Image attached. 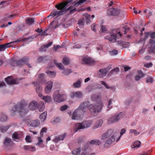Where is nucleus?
Returning <instances> with one entry per match:
<instances>
[{
  "label": "nucleus",
  "mask_w": 155,
  "mask_h": 155,
  "mask_svg": "<svg viewBox=\"0 0 155 155\" xmlns=\"http://www.w3.org/2000/svg\"><path fill=\"white\" fill-rule=\"evenodd\" d=\"M27 101L24 99L21 100L15 105L10 110V114L11 116H14L18 113L19 115L23 116L28 112L27 108Z\"/></svg>",
  "instance_id": "nucleus-1"
},
{
  "label": "nucleus",
  "mask_w": 155,
  "mask_h": 155,
  "mask_svg": "<svg viewBox=\"0 0 155 155\" xmlns=\"http://www.w3.org/2000/svg\"><path fill=\"white\" fill-rule=\"evenodd\" d=\"M67 0L65 2H62L55 5L58 10H76V7L84 2L86 0Z\"/></svg>",
  "instance_id": "nucleus-2"
},
{
  "label": "nucleus",
  "mask_w": 155,
  "mask_h": 155,
  "mask_svg": "<svg viewBox=\"0 0 155 155\" xmlns=\"http://www.w3.org/2000/svg\"><path fill=\"white\" fill-rule=\"evenodd\" d=\"M92 124L93 122L91 120H84L81 123H77L74 125V131L76 132L78 130L87 128L90 127Z\"/></svg>",
  "instance_id": "nucleus-3"
},
{
  "label": "nucleus",
  "mask_w": 155,
  "mask_h": 155,
  "mask_svg": "<svg viewBox=\"0 0 155 155\" xmlns=\"http://www.w3.org/2000/svg\"><path fill=\"white\" fill-rule=\"evenodd\" d=\"M102 107L103 104L100 100L97 103L89 105L88 109L91 114L94 115L100 112L102 110Z\"/></svg>",
  "instance_id": "nucleus-4"
},
{
  "label": "nucleus",
  "mask_w": 155,
  "mask_h": 155,
  "mask_svg": "<svg viewBox=\"0 0 155 155\" xmlns=\"http://www.w3.org/2000/svg\"><path fill=\"white\" fill-rule=\"evenodd\" d=\"M52 98L54 102L60 103L65 100V95L63 94H61L59 91L58 90L54 92Z\"/></svg>",
  "instance_id": "nucleus-5"
},
{
  "label": "nucleus",
  "mask_w": 155,
  "mask_h": 155,
  "mask_svg": "<svg viewBox=\"0 0 155 155\" xmlns=\"http://www.w3.org/2000/svg\"><path fill=\"white\" fill-rule=\"evenodd\" d=\"M124 117V114L123 112L117 114L108 118L107 120L108 123L109 124H111L118 122Z\"/></svg>",
  "instance_id": "nucleus-6"
},
{
  "label": "nucleus",
  "mask_w": 155,
  "mask_h": 155,
  "mask_svg": "<svg viewBox=\"0 0 155 155\" xmlns=\"http://www.w3.org/2000/svg\"><path fill=\"white\" fill-rule=\"evenodd\" d=\"M115 132L116 133V135H118L119 132L118 131L113 129H109L102 135L101 139L104 140L109 137L110 136H114Z\"/></svg>",
  "instance_id": "nucleus-7"
},
{
  "label": "nucleus",
  "mask_w": 155,
  "mask_h": 155,
  "mask_svg": "<svg viewBox=\"0 0 155 155\" xmlns=\"http://www.w3.org/2000/svg\"><path fill=\"white\" fill-rule=\"evenodd\" d=\"M114 135L111 136L106 140L104 145V147L108 148L110 145L112 144L115 141L118 135H116V133L115 132Z\"/></svg>",
  "instance_id": "nucleus-8"
},
{
  "label": "nucleus",
  "mask_w": 155,
  "mask_h": 155,
  "mask_svg": "<svg viewBox=\"0 0 155 155\" xmlns=\"http://www.w3.org/2000/svg\"><path fill=\"white\" fill-rule=\"evenodd\" d=\"M89 102L88 101H86L81 103L78 107L81 113H85L88 110V107L89 106Z\"/></svg>",
  "instance_id": "nucleus-9"
},
{
  "label": "nucleus",
  "mask_w": 155,
  "mask_h": 155,
  "mask_svg": "<svg viewBox=\"0 0 155 155\" xmlns=\"http://www.w3.org/2000/svg\"><path fill=\"white\" fill-rule=\"evenodd\" d=\"M38 107H39V103L35 101H33L31 102L28 106V109L32 110H35Z\"/></svg>",
  "instance_id": "nucleus-10"
},
{
  "label": "nucleus",
  "mask_w": 155,
  "mask_h": 155,
  "mask_svg": "<svg viewBox=\"0 0 155 155\" xmlns=\"http://www.w3.org/2000/svg\"><path fill=\"white\" fill-rule=\"evenodd\" d=\"M81 115H82V114L80 111V110L77 108L71 114V119L74 120L79 119Z\"/></svg>",
  "instance_id": "nucleus-11"
},
{
  "label": "nucleus",
  "mask_w": 155,
  "mask_h": 155,
  "mask_svg": "<svg viewBox=\"0 0 155 155\" xmlns=\"http://www.w3.org/2000/svg\"><path fill=\"white\" fill-rule=\"evenodd\" d=\"M27 125L29 127H37L40 124L39 121L37 119L28 121L26 122Z\"/></svg>",
  "instance_id": "nucleus-12"
},
{
  "label": "nucleus",
  "mask_w": 155,
  "mask_h": 155,
  "mask_svg": "<svg viewBox=\"0 0 155 155\" xmlns=\"http://www.w3.org/2000/svg\"><path fill=\"white\" fill-rule=\"evenodd\" d=\"M5 80L8 84H18V82L12 76L8 77L5 79Z\"/></svg>",
  "instance_id": "nucleus-13"
},
{
  "label": "nucleus",
  "mask_w": 155,
  "mask_h": 155,
  "mask_svg": "<svg viewBox=\"0 0 155 155\" xmlns=\"http://www.w3.org/2000/svg\"><path fill=\"white\" fill-rule=\"evenodd\" d=\"M66 11L67 10H60L58 12L56 11L55 12H52L47 17V18H48L50 16H51L52 17H53L55 16L58 17L63 15L64 13L66 12Z\"/></svg>",
  "instance_id": "nucleus-14"
},
{
  "label": "nucleus",
  "mask_w": 155,
  "mask_h": 155,
  "mask_svg": "<svg viewBox=\"0 0 155 155\" xmlns=\"http://www.w3.org/2000/svg\"><path fill=\"white\" fill-rule=\"evenodd\" d=\"M53 86V83L51 81L48 82L46 84L45 88V92L47 94L50 93L52 89Z\"/></svg>",
  "instance_id": "nucleus-15"
},
{
  "label": "nucleus",
  "mask_w": 155,
  "mask_h": 155,
  "mask_svg": "<svg viewBox=\"0 0 155 155\" xmlns=\"http://www.w3.org/2000/svg\"><path fill=\"white\" fill-rule=\"evenodd\" d=\"M29 58L25 57L17 61L18 66H21L28 62Z\"/></svg>",
  "instance_id": "nucleus-16"
},
{
  "label": "nucleus",
  "mask_w": 155,
  "mask_h": 155,
  "mask_svg": "<svg viewBox=\"0 0 155 155\" xmlns=\"http://www.w3.org/2000/svg\"><path fill=\"white\" fill-rule=\"evenodd\" d=\"M82 62L83 64H90L93 62L92 59L87 56L83 58Z\"/></svg>",
  "instance_id": "nucleus-17"
},
{
  "label": "nucleus",
  "mask_w": 155,
  "mask_h": 155,
  "mask_svg": "<svg viewBox=\"0 0 155 155\" xmlns=\"http://www.w3.org/2000/svg\"><path fill=\"white\" fill-rule=\"evenodd\" d=\"M108 71L106 68H103L100 69L97 73V75L99 78L105 76Z\"/></svg>",
  "instance_id": "nucleus-18"
},
{
  "label": "nucleus",
  "mask_w": 155,
  "mask_h": 155,
  "mask_svg": "<svg viewBox=\"0 0 155 155\" xmlns=\"http://www.w3.org/2000/svg\"><path fill=\"white\" fill-rule=\"evenodd\" d=\"M65 136V134H64L58 136H55L53 140V141L55 143H58L61 140H63Z\"/></svg>",
  "instance_id": "nucleus-19"
},
{
  "label": "nucleus",
  "mask_w": 155,
  "mask_h": 155,
  "mask_svg": "<svg viewBox=\"0 0 155 155\" xmlns=\"http://www.w3.org/2000/svg\"><path fill=\"white\" fill-rule=\"evenodd\" d=\"M150 43L151 45L150 49V52L155 53V41L150 39Z\"/></svg>",
  "instance_id": "nucleus-20"
},
{
  "label": "nucleus",
  "mask_w": 155,
  "mask_h": 155,
  "mask_svg": "<svg viewBox=\"0 0 155 155\" xmlns=\"http://www.w3.org/2000/svg\"><path fill=\"white\" fill-rule=\"evenodd\" d=\"M107 14L109 16H117L120 13V10H108Z\"/></svg>",
  "instance_id": "nucleus-21"
},
{
  "label": "nucleus",
  "mask_w": 155,
  "mask_h": 155,
  "mask_svg": "<svg viewBox=\"0 0 155 155\" xmlns=\"http://www.w3.org/2000/svg\"><path fill=\"white\" fill-rule=\"evenodd\" d=\"M8 119V117L6 114L3 112L0 113V121L2 122L6 121Z\"/></svg>",
  "instance_id": "nucleus-22"
},
{
  "label": "nucleus",
  "mask_w": 155,
  "mask_h": 155,
  "mask_svg": "<svg viewBox=\"0 0 155 155\" xmlns=\"http://www.w3.org/2000/svg\"><path fill=\"white\" fill-rule=\"evenodd\" d=\"M35 22V19L33 18H28L25 19V22L26 24L30 26L33 24Z\"/></svg>",
  "instance_id": "nucleus-23"
},
{
  "label": "nucleus",
  "mask_w": 155,
  "mask_h": 155,
  "mask_svg": "<svg viewBox=\"0 0 155 155\" xmlns=\"http://www.w3.org/2000/svg\"><path fill=\"white\" fill-rule=\"evenodd\" d=\"M117 36V34H114V33H112L111 34L110 37L108 38L107 37H105V38L108 39L110 41L114 42L116 41Z\"/></svg>",
  "instance_id": "nucleus-24"
},
{
  "label": "nucleus",
  "mask_w": 155,
  "mask_h": 155,
  "mask_svg": "<svg viewBox=\"0 0 155 155\" xmlns=\"http://www.w3.org/2000/svg\"><path fill=\"white\" fill-rule=\"evenodd\" d=\"M141 142L139 140L135 141L131 145V147L132 148L137 149L140 147Z\"/></svg>",
  "instance_id": "nucleus-25"
},
{
  "label": "nucleus",
  "mask_w": 155,
  "mask_h": 155,
  "mask_svg": "<svg viewBox=\"0 0 155 155\" xmlns=\"http://www.w3.org/2000/svg\"><path fill=\"white\" fill-rule=\"evenodd\" d=\"M73 96L78 98H81L83 96V94L81 91L74 92L73 93Z\"/></svg>",
  "instance_id": "nucleus-26"
},
{
  "label": "nucleus",
  "mask_w": 155,
  "mask_h": 155,
  "mask_svg": "<svg viewBox=\"0 0 155 155\" xmlns=\"http://www.w3.org/2000/svg\"><path fill=\"white\" fill-rule=\"evenodd\" d=\"M11 127L10 125L0 126V130L2 133L6 132Z\"/></svg>",
  "instance_id": "nucleus-27"
},
{
  "label": "nucleus",
  "mask_w": 155,
  "mask_h": 155,
  "mask_svg": "<svg viewBox=\"0 0 155 155\" xmlns=\"http://www.w3.org/2000/svg\"><path fill=\"white\" fill-rule=\"evenodd\" d=\"M117 43L118 45H120L124 48L128 47L130 45V44L129 42H124L121 41H118Z\"/></svg>",
  "instance_id": "nucleus-28"
},
{
  "label": "nucleus",
  "mask_w": 155,
  "mask_h": 155,
  "mask_svg": "<svg viewBox=\"0 0 155 155\" xmlns=\"http://www.w3.org/2000/svg\"><path fill=\"white\" fill-rule=\"evenodd\" d=\"M82 82L81 79H79L73 84V87L74 88H79L81 87V83Z\"/></svg>",
  "instance_id": "nucleus-29"
},
{
  "label": "nucleus",
  "mask_w": 155,
  "mask_h": 155,
  "mask_svg": "<svg viewBox=\"0 0 155 155\" xmlns=\"http://www.w3.org/2000/svg\"><path fill=\"white\" fill-rule=\"evenodd\" d=\"M11 139L8 138H6L5 139L3 142V143L4 146L7 147L9 146L11 144Z\"/></svg>",
  "instance_id": "nucleus-30"
},
{
  "label": "nucleus",
  "mask_w": 155,
  "mask_h": 155,
  "mask_svg": "<svg viewBox=\"0 0 155 155\" xmlns=\"http://www.w3.org/2000/svg\"><path fill=\"white\" fill-rule=\"evenodd\" d=\"M83 15L86 18V24L87 25L89 23H90L91 21V15L87 13L84 14Z\"/></svg>",
  "instance_id": "nucleus-31"
},
{
  "label": "nucleus",
  "mask_w": 155,
  "mask_h": 155,
  "mask_svg": "<svg viewBox=\"0 0 155 155\" xmlns=\"http://www.w3.org/2000/svg\"><path fill=\"white\" fill-rule=\"evenodd\" d=\"M42 98L43 100L47 103H50L52 101L51 97L49 96H44Z\"/></svg>",
  "instance_id": "nucleus-32"
},
{
  "label": "nucleus",
  "mask_w": 155,
  "mask_h": 155,
  "mask_svg": "<svg viewBox=\"0 0 155 155\" xmlns=\"http://www.w3.org/2000/svg\"><path fill=\"white\" fill-rule=\"evenodd\" d=\"M90 143L91 144H96L98 146L101 144V142L99 140L97 139H95L91 141Z\"/></svg>",
  "instance_id": "nucleus-33"
},
{
  "label": "nucleus",
  "mask_w": 155,
  "mask_h": 155,
  "mask_svg": "<svg viewBox=\"0 0 155 155\" xmlns=\"http://www.w3.org/2000/svg\"><path fill=\"white\" fill-rule=\"evenodd\" d=\"M52 42H50L47 45H45L43 47H41L40 49V51H46L45 48H48L51 45H52Z\"/></svg>",
  "instance_id": "nucleus-34"
},
{
  "label": "nucleus",
  "mask_w": 155,
  "mask_h": 155,
  "mask_svg": "<svg viewBox=\"0 0 155 155\" xmlns=\"http://www.w3.org/2000/svg\"><path fill=\"white\" fill-rule=\"evenodd\" d=\"M47 116V112H44L39 116V118L42 122L46 119Z\"/></svg>",
  "instance_id": "nucleus-35"
},
{
  "label": "nucleus",
  "mask_w": 155,
  "mask_h": 155,
  "mask_svg": "<svg viewBox=\"0 0 155 155\" xmlns=\"http://www.w3.org/2000/svg\"><path fill=\"white\" fill-rule=\"evenodd\" d=\"M81 150L80 148L75 149L72 152V153L74 155H80Z\"/></svg>",
  "instance_id": "nucleus-36"
},
{
  "label": "nucleus",
  "mask_w": 155,
  "mask_h": 155,
  "mask_svg": "<svg viewBox=\"0 0 155 155\" xmlns=\"http://www.w3.org/2000/svg\"><path fill=\"white\" fill-rule=\"evenodd\" d=\"M103 123V120L101 119L97 121L95 124V126L96 128L101 127Z\"/></svg>",
  "instance_id": "nucleus-37"
},
{
  "label": "nucleus",
  "mask_w": 155,
  "mask_h": 155,
  "mask_svg": "<svg viewBox=\"0 0 155 155\" xmlns=\"http://www.w3.org/2000/svg\"><path fill=\"white\" fill-rule=\"evenodd\" d=\"M126 132V130L125 129L123 128L121 129L120 132V135L118 138L117 140H116V142H117L120 139L122 135L125 134Z\"/></svg>",
  "instance_id": "nucleus-38"
},
{
  "label": "nucleus",
  "mask_w": 155,
  "mask_h": 155,
  "mask_svg": "<svg viewBox=\"0 0 155 155\" xmlns=\"http://www.w3.org/2000/svg\"><path fill=\"white\" fill-rule=\"evenodd\" d=\"M112 100L111 99H110L109 100L108 104L107 106V110L109 111L110 109L112 108L113 107L112 105Z\"/></svg>",
  "instance_id": "nucleus-39"
},
{
  "label": "nucleus",
  "mask_w": 155,
  "mask_h": 155,
  "mask_svg": "<svg viewBox=\"0 0 155 155\" xmlns=\"http://www.w3.org/2000/svg\"><path fill=\"white\" fill-rule=\"evenodd\" d=\"M72 72V70L70 69L64 70L62 72V73L65 75H67Z\"/></svg>",
  "instance_id": "nucleus-40"
},
{
  "label": "nucleus",
  "mask_w": 155,
  "mask_h": 155,
  "mask_svg": "<svg viewBox=\"0 0 155 155\" xmlns=\"http://www.w3.org/2000/svg\"><path fill=\"white\" fill-rule=\"evenodd\" d=\"M63 63L66 65H68L69 64V59L67 58H64L63 60Z\"/></svg>",
  "instance_id": "nucleus-41"
},
{
  "label": "nucleus",
  "mask_w": 155,
  "mask_h": 155,
  "mask_svg": "<svg viewBox=\"0 0 155 155\" xmlns=\"http://www.w3.org/2000/svg\"><path fill=\"white\" fill-rule=\"evenodd\" d=\"M39 104V107L38 108L39 109V110L40 112L43 111L45 107L44 103L41 102Z\"/></svg>",
  "instance_id": "nucleus-42"
},
{
  "label": "nucleus",
  "mask_w": 155,
  "mask_h": 155,
  "mask_svg": "<svg viewBox=\"0 0 155 155\" xmlns=\"http://www.w3.org/2000/svg\"><path fill=\"white\" fill-rule=\"evenodd\" d=\"M84 20L82 19H81L79 20L78 22V24L79 27L81 28H84Z\"/></svg>",
  "instance_id": "nucleus-43"
},
{
  "label": "nucleus",
  "mask_w": 155,
  "mask_h": 155,
  "mask_svg": "<svg viewBox=\"0 0 155 155\" xmlns=\"http://www.w3.org/2000/svg\"><path fill=\"white\" fill-rule=\"evenodd\" d=\"M146 81L147 83L151 84L153 82V79L151 77H148L146 78Z\"/></svg>",
  "instance_id": "nucleus-44"
},
{
  "label": "nucleus",
  "mask_w": 155,
  "mask_h": 155,
  "mask_svg": "<svg viewBox=\"0 0 155 155\" xmlns=\"http://www.w3.org/2000/svg\"><path fill=\"white\" fill-rule=\"evenodd\" d=\"M46 73L51 77H54L55 75V73L54 71H47Z\"/></svg>",
  "instance_id": "nucleus-45"
},
{
  "label": "nucleus",
  "mask_w": 155,
  "mask_h": 155,
  "mask_svg": "<svg viewBox=\"0 0 155 155\" xmlns=\"http://www.w3.org/2000/svg\"><path fill=\"white\" fill-rule=\"evenodd\" d=\"M47 129L46 127H44L41 129L40 133V134L41 136H43L44 133H46L47 131Z\"/></svg>",
  "instance_id": "nucleus-46"
},
{
  "label": "nucleus",
  "mask_w": 155,
  "mask_h": 155,
  "mask_svg": "<svg viewBox=\"0 0 155 155\" xmlns=\"http://www.w3.org/2000/svg\"><path fill=\"white\" fill-rule=\"evenodd\" d=\"M101 84L104 85L105 87L107 89H109L110 88H113V87H109L106 84V83L103 81H100Z\"/></svg>",
  "instance_id": "nucleus-47"
},
{
  "label": "nucleus",
  "mask_w": 155,
  "mask_h": 155,
  "mask_svg": "<svg viewBox=\"0 0 155 155\" xmlns=\"http://www.w3.org/2000/svg\"><path fill=\"white\" fill-rule=\"evenodd\" d=\"M57 66L61 70H63L64 69V66L61 63H55Z\"/></svg>",
  "instance_id": "nucleus-48"
},
{
  "label": "nucleus",
  "mask_w": 155,
  "mask_h": 155,
  "mask_svg": "<svg viewBox=\"0 0 155 155\" xmlns=\"http://www.w3.org/2000/svg\"><path fill=\"white\" fill-rule=\"evenodd\" d=\"M12 138L13 140H16L19 139L18 135L17 133H14L12 135Z\"/></svg>",
  "instance_id": "nucleus-49"
},
{
  "label": "nucleus",
  "mask_w": 155,
  "mask_h": 155,
  "mask_svg": "<svg viewBox=\"0 0 155 155\" xmlns=\"http://www.w3.org/2000/svg\"><path fill=\"white\" fill-rule=\"evenodd\" d=\"M34 37L33 36H31L27 38H25L23 39V41H31L34 38Z\"/></svg>",
  "instance_id": "nucleus-50"
},
{
  "label": "nucleus",
  "mask_w": 155,
  "mask_h": 155,
  "mask_svg": "<svg viewBox=\"0 0 155 155\" xmlns=\"http://www.w3.org/2000/svg\"><path fill=\"white\" fill-rule=\"evenodd\" d=\"M132 133L134 134L135 135H138L140 134V132L137 131L136 130H133L131 129L130 130L129 133Z\"/></svg>",
  "instance_id": "nucleus-51"
},
{
  "label": "nucleus",
  "mask_w": 155,
  "mask_h": 155,
  "mask_svg": "<svg viewBox=\"0 0 155 155\" xmlns=\"http://www.w3.org/2000/svg\"><path fill=\"white\" fill-rule=\"evenodd\" d=\"M36 91L37 93H41L42 91L41 87L40 85L37 87L36 88Z\"/></svg>",
  "instance_id": "nucleus-52"
},
{
  "label": "nucleus",
  "mask_w": 155,
  "mask_h": 155,
  "mask_svg": "<svg viewBox=\"0 0 155 155\" xmlns=\"http://www.w3.org/2000/svg\"><path fill=\"white\" fill-rule=\"evenodd\" d=\"M94 153H93L91 154H89L86 151H84L81 153V155H95Z\"/></svg>",
  "instance_id": "nucleus-53"
},
{
  "label": "nucleus",
  "mask_w": 155,
  "mask_h": 155,
  "mask_svg": "<svg viewBox=\"0 0 155 155\" xmlns=\"http://www.w3.org/2000/svg\"><path fill=\"white\" fill-rule=\"evenodd\" d=\"M101 31L100 34H101V32L103 33L107 31L106 27L104 25H102L101 28Z\"/></svg>",
  "instance_id": "nucleus-54"
},
{
  "label": "nucleus",
  "mask_w": 155,
  "mask_h": 155,
  "mask_svg": "<svg viewBox=\"0 0 155 155\" xmlns=\"http://www.w3.org/2000/svg\"><path fill=\"white\" fill-rule=\"evenodd\" d=\"M119 68H116L112 69L110 71L111 73L113 74L114 73H117L119 71Z\"/></svg>",
  "instance_id": "nucleus-55"
},
{
  "label": "nucleus",
  "mask_w": 155,
  "mask_h": 155,
  "mask_svg": "<svg viewBox=\"0 0 155 155\" xmlns=\"http://www.w3.org/2000/svg\"><path fill=\"white\" fill-rule=\"evenodd\" d=\"M68 107V106L64 105V106H63L60 108V110L61 111H63L67 109Z\"/></svg>",
  "instance_id": "nucleus-56"
},
{
  "label": "nucleus",
  "mask_w": 155,
  "mask_h": 155,
  "mask_svg": "<svg viewBox=\"0 0 155 155\" xmlns=\"http://www.w3.org/2000/svg\"><path fill=\"white\" fill-rule=\"evenodd\" d=\"M25 140L26 142L28 143H31V137L29 136H27L26 137Z\"/></svg>",
  "instance_id": "nucleus-57"
},
{
  "label": "nucleus",
  "mask_w": 155,
  "mask_h": 155,
  "mask_svg": "<svg viewBox=\"0 0 155 155\" xmlns=\"http://www.w3.org/2000/svg\"><path fill=\"white\" fill-rule=\"evenodd\" d=\"M123 29V30H124V34H126L127 33V32L130 30L129 28L127 26H125L124 27Z\"/></svg>",
  "instance_id": "nucleus-58"
},
{
  "label": "nucleus",
  "mask_w": 155,
  "mask_h": 155,
  "mask_svg": "<svg viewBox=\"0 0 155 155\" xmlns=\"http://www.w3.org/2000/svg\"><path fill=\"white\" fill-rule=\"evenodd\" d=\"M45 58V57L40 56L38 58L37 61L39 62H41L43 61Z\"/></svg>",
  "instance_id": "nucleus-59"
},
{
  "label": "nucleus",
  "mask_w": 155,
  "mask_h": 155,
  "mask_svg": "<svg viewBox=\"0 0 155 155\" xmlns=\"http://www.w3.org/2000/svg\"><path fill=\"white\" fill-rule=\"evenodd\" d=\"M96 25H97L96 24L94 23V24H93L91 26V30L95 32L96 31V30L95 29V28L96 26Z\"/></svg>",
  "instance_id": "nucleus-60"
},
{
  "label": "nucleus",
  "mask_w": 155,
  "mask_h": 155,
  "mask_svg": "<svg viewBox=\"0 0 155 155\" xmlns=\"http://www.w3.org/2000/svg\"><path fill=\"white\" fill-rule=\"evenodd\" d=\"M82 45L81 44H77L73 46V48H80L81 47Z\"/></svg>",
  "instance_id": "nucleus-61"
},
{
  "label": "nucleus",
  "mask_w": 155,
  "mask_h": 155,
  "mask_svg": "<svg viewBox=\"0 0 155 155\" xmlns=\"http://www.w3.org/2000/svg\"><path fill=\"white\" fill-rule=\"evenodd\" d=\"M153 66V64L151 63H147L144 64V66L147 68H149Z\"/></svg>",
  "instance_id": "nucleus-62"
},
{
  "label": "nucleus",
  "mask_w": 155,
  "mask_h": 155,
  "mask_svg": "<svg viewBox=\"0 0 155 155\" xmlns=\"http://www.w3.org/2000/svg\"><path fill=\"white\" fill-rule=\"evenodd\" d=\"M38 143H37V145H39L42 142L43 140L41 139V137H38Z\"/></svg>",
  "instance_id": "nucleus-63"
},
{
  "label": "nucleus",
  "mask_w": 155,
  "mask_h": 155,
  "mask_svg": "<svg viewBox=\"0 0 155 155\" xmlns=\"http://www.w3.org/2000/svg\"><path fill=\"white\" fill-rule=\"evenodd\" d=\"M110 54L111 55H117L118 54V51L116 50H114L111 51Z\"/></svg>",
  "instance_id": "nucleus-64"
}]
</instances>
